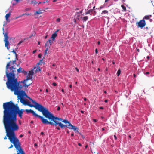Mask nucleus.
<instances>
[{
  "label": "nucleus",
  "instance_id": "nucleus-51",
  "mask_svg": "<svg viewBox=\"0 0 154 154\" xmlns=\"http://www.w3.org/2000/svg\"><path fill=\"white\" fill-rule=\"evenodd\" d=\"M38 145H34V146L35 148H36L37 147Z\"/></svg>",
  "mask_w": 154,
  "mask_h": 154
},
{
  "label": "nucleus",
  "instance_id": "nucleus-11",
  "mask_svg": "<svg viewBox=\"0 0 154 154\" xmlns=\"http://www.w3.org/2000/svg\"><path fill=\"white\" fill-rule=\"evenodd\" d=\"M20 102L24 105H27L29 101H26L22 97H20Z\"/></svg>",
  "mask_w": 154,
  "mask_h": 154
},
{
  "label": "nucleus",
  "instance_id": "nucleus-20",
  "mask_svg": "<svg viewBox=\"0 0 154 154\" xmlns=\"http://www.w3.org/2000/svg\"><path fill=\"white\" fill-rule=\"evenodd\" d=\"M24 42V40H21L20 41V42L18 43V44L17 45V48H19V45L22 43H23Z\"/></svg>",
  "mask_w": 154,
  "mask_h": 154
},
{
  "label": "nucleus",
  "instance_id": "nucleus-3",
  "mask_svg": "<svg viewBox=\"0 0 154 154\" xmlns=\"http://www.w3.org/2000/svg\"><path fill=\"white\" fill-rule=\"evenodd\" d=\"M46 118H48L49 120H50L51 121H53L54 123L50 121H48L47 119L46 121V124H50L51 125H54L55 126H56L58 125L62 129H63L67 127L68 128L69 124H71L67 120H63L61 118H59L54 116L50 112Z\"/></svg>",
  "mask_w": 154,
  "mask_h": 154
},
{
  "label": "nucleus",
  "instance_id": "nucleus-10",
  "mask_svg": "<svg viewBox=\"0 0 154 154\" xmlns=\"http://www.w3.org/2000/svg\"><path fill=\"white\" fill-rule=\"evenodd\" d=\"M68 128L69 129H73L74 131L75 132H78L79 129L78 128L72 125L71 124H69L68 126Z\"/></svg>",
  "mask_w": 154,
  "mask_h": 154
},
{
  "label": "nucleus",
  "instance_id": "nucleus-53",
  "mask_svg": "<svg viewBox=\"0 0 154 154\" xmlns=\"http://www.w3.org/2000/svg\"><path fill=\"white\" fill-rule=\"evenodd\" d=\"M112 63L113 64H115V62L114 61H113L112 62Z\"/></svg>",
  "mask_w": 154,
  "mask_h": 154
},
{
  "label": "nucleus",
  "instance_id": "nucleus-55",
  "mask_svg": "<svg viewBox=\"0 0 154 154\" xmlns=\"http://www.w3.org/2000/svg\"><path fill=\"white\" fill-rule=\"evenodd\" d=\"M88 147V145H86V146H85V149H87V148Z\"/></svg>",
  "mask_w": 154,
  "mask_h": 154
},
{
  "label": "nucleus",
  "instance_id": "nucleus-59",
  "mask_svg": "<svg viewBox=\"0 0 154 154\" xmlns=\"http://www.w3.org/2000/svg\"><path fill=\"white\" fill-rule=\"evenodd\" d=\"M134 75V77H136V74H134V75Z\"/></svg>",
  "mask_w": 154,
  "mask_h": 154
},
{
  "label": "nucleus",
  "instance_id": "nucleus-40",
  "mask_svg": "<svg viewBox=\"0 0 154 154\" xmlns=\"http://www.w3.org/2000/svg\"><path fill=\"white\" fill-rule=\"evenodd\" d=\"M93 121L94 122H96L97 121V120L96 119H93Z\"/></svg>",
  "mask_w": 154,
  "mask_h": 154
},
{
  "label": "nucleus",
  "instance_id": "nucleus-35",
  "mask_svg": "<svg viewBox=\"0 0 154 154\" xmlns=\"http://www.w3.org/2000/svg\"><path fill=\"white\" fill-rule=\"evenodd\" d=\"M49 2V1L48 0H47L46 1H45L43 2V3H45V2H47V3H48V2Z\"/></svg>",
  "mask_w": 154,
  "mask_h": 154
},
{
  "label": "nucleus",
  "instance_id": "nucleus-6",
  "mask_svg": "<svg viewBox=\"0 0 154 154\" xmlns=\"http://www.w3.org/2000/svg\"><path fill=\"white\" fill-rule=\"evenodd\" d=\"M10 61H11L12 62H14V61H15V62L14 63V64H13V63L12 62H11V63H10V66H9V67L10 68H11V67H12V66H13V67L14 68H15V69H16L15 67V66L14 65V64L15 63V62H16V61L15 60H14V61H10L9 62H8L7 64L9 63V62ZM17 71V74H18V73H23V74H24L25 75H26V74H27V72L24 71V70L21 67H20L19 68L17 69H16V70ZM16 71H15L14 72V73L15 74V72H16Z\"/></svg>",
  "mask_w": 154,
  "mask_h": 154
},
{
  "label": "nucleus",
  "instance_id": "nucleus-60",
  "mask_svg": "<svg viewBox=\"0 0 154 154\" xmlns=\"http://www.w3.org/2000/svg\"><path fill=\"white\" fill-rule=\"evenodd\" d=\"M109 0H105V3L106 2H107L108 1H109Z\"/></svg>",
  "mask_w": 154,
  "mask_h": 154
},
{
  "label": "nucleus",
  "instance_id": "nucleus-30",
  "mask_svg": "<svg viewBox=\"0 0 154 154\" xmlns=\"http://www.w3.org/2000/svg\"><path fill=\"white\" fill-rule=\"evenodd\" d=\"M31 81L32 82V81L31 80H29V81H26V82H26V83H30V82H31Z\"/></svg>",
  "mask_w": 154,
  "mask_h": 154
},
{
  "label": "nucleus",
  "instance_id": "nucleus-57",
  "mask_svg": "<svg viewBox=\"0 0 154 154\" xmlns=\"http://www.w3.org/2000/svg\"><path fill=\"white\" fill-rule=\"evenodd\" d=\"M148 29V27H146L145 28V29H146V30H147Z\"/></svg>",
  "mask_w": 154,
  "mask_h": 154
},
{
  "label": "nucleus",
  "instance_id": "nucleus-44",
  "mask_svg": "<svg viewBox=\"0 0 154 154\" xmlns=\"http://www.w3.org/2000/svg\"><path fill=\"white\" fill-rule=\"evenodd\" d=\"M23 134H20V135L19 137H21H21H23Z\"/></svg>",
  "mask_w": 154,
  "mask_h": 154
},
{
  "label": "nucleus",
  "instance_id": "nucleus-14",
  "mask_svg": "<svg viewBox=\"0 0 154 154\" xmlns=\"http://www.w3.org/2000/svg\"><path fill=\"white\" fill-rule=\"evenodd\" d=\"M28 3H29V4H33L34 5H35L37 3V2H36L35 0H32L31 1H30V0H28Z\"/></svg>",
  "mask_w": 154,
  "mask_h": 154
},
{
  "label": "nucleus",
  "instance_id": "nucleus-56",
  "mask_svg": "<svg viewBox=\"0 0 154 154\" xmlns=\"http://www.w3.org/2000/svg\"><path fill=\"white\" fill-rule=\"evenodd\" d=\"M81 112L82 113H84V111L82 110H81Z\"/></svg>",
  "mask_w": 154,
  "mask_h": 154
},
{
  "label": "nucleus",
  "instance_id": "nucleus-32",
  "mask_svg": "<svg viewBox=\"0 0 154 154\" xmlns=\"http://www.w3.org/2000/svg\"><path fill=\"white\" fill-rule=\"evenodd\" d=\"M60 18H58L57 19L56 21L57 22H60Z\"/></svg>",
  "mask_w": 154,
  "mask_h": 154
},
{
  "label": "nucleus",
  "instance_id": "nucleus-28",
  "mask_svg": "<svg viewBox=\"0 0 154 154\" xmlns=\"http://www.w3.org/2000/svg\"><path fill=\"white\" fill-rule=\"evenodd\" d=\"M92 14L93 15H95V14H96V12L93 11L92 12Z\"/></svg>",
  "mask_w": 154,
  "mask_h": 154
},
{
  "label": "nucleus",
  "instance_id": "nucleus-17",
  "mask_svg": "<svg viewBox=\"0 0 154 154\" xmlns=\"http://www.w3.org/2000/svg\"><path fill=\"white\" fill-rule=\"evenodd\" d=\"M93 11V9H90L88 11L85 12V14L87 15L88 14H89L90 13H92V12Z\"/></svg>",
  "mask_w": 154,
  "mask_h": 154
},
{
  "label": "nucleus",
  "instance_id": "nucleus-27",
  "mask_svg": "<svg viewBox=\"0 0 154 154\" xmlns=\"http://www.w3.org/2000/svg\"><path fill=\"white\" fill-rule=\"evenodd\" d=\"M41 12H40L38 11H36L35 12V14H41Z\"/></svg>",
  "mask_w": 154,
  "mask_h": 154
},
{
  "label": "nucleus",
  "instance_id": "nucleus-23",
  "mask_svg": "<svg viewBox=\"0 0 154 154\" xmlns=\"http://www.w3.org/2000/svg\"><path fill=\"white\" fill-rule=\"evenodd\" d=\"M121 71L120 69H119L118 70V71L117 72V73L118 76H119L120 75V73H121Z\"/></svg>",
  "mask_w": 154,
  "mask_h": 154
},
{
  "label": "nucleus",
  "instance_id": "nucleus-41",
  "mask_svg": "<svg viewBox=\"0 0 154 154\" xmlns=\"http://www.w3.org/2000/svg\"><path fill=\"white\" fill-rule=\"evenodd\" d=\"M114 138H115V139L116 140L117 139V137L116 136V135H114Z\"/></svg>",
  "mask_w": 154,
  "mask_h": 154
},
{
  "label": "nucleus",
  "instance_id": "nucleus-31",
  "mask_svg": "<svg viewBox=\"0 0 154 154\" xmlns=\"http://www.w3.org/2000/svg\"><path fill=\"white\" fill-rule=\"evenodd\" d=\"M12 52L14 54H15L16 56H17V54L15 52V51H14V50H13L12 51Z\"/></svg>",
  "mask_w": 154,
  "mask_h": 154
},
{
  "label": "nucleus",
  "instance_id": "nucleus-50",
  "mask_svg": "<svg viewBox=\"0 0 154 154\" xmlns=\"http://www.w3.org/2000/svg\"><path fill=\"white\" fill-rule=\"evenodd\" d=\"M25 15H26L27 16H29L30 15V14H29L25 13Z\"/></svg>",
  "mask_w": 154,
  "mask_h": 154
},
{
  "label": "nucleus",
  "instance_id": "nucleus-58",
  "mask_svg": "<svg viewBox=\"0 0 154 154\" xmlns=\"http://www.w3.org/2000/svg\"><path fill=\"white\" fill-rule=\"evenodd\" d=\"M61 91L63 93L64 92V90L63 89H62L61 90Z\"/></svg>",
  "mask_w": 154,
  "mask_h": 154
},
{
  "label": "nucleus",
  "instance_id": "nucleus-13",
  "mask_svg": "<svg viewBox=\"0 0 154 154\" xmlns=\"http://www.w3.org/2000/svg\"><path fill=\"white\" fill-rule=\"evenodd\" d=\"M53 41H53L52 40L51 41L50 39L49 40L46 42L45 44V47H46L47 46H49V44L50 45H51L53 43Z\"/></svg>",
  "mask_w": 154,
  "mask_h": 154
},
{
  "label": "nucleus",
  "instance_id": "nucleus-37",
  "mask_svg": "<svg viewBox=\"0 0 154 154\" xmlns=\"http://www.w3.org/2000/svg\"><path fill=\"white\" fill-rule=\"evenodd\" d=\"M95 52L96 53V54H97L98 53V51L97 49H95Z\"/></svg>",
  "mask_w": 154,
  "mask_h": 154
},
{
  "label": "nucleus",
  "instance_id": "nucleus-4",
  "mask_svg": "<svg viewBox=\"0 0 154 154\" xmlns=\"http://www.w3.org/2000/svg\"><path fill=\"white\" fill-rule=\"evenodd\" d=\"M32 102L34 104V105L30 104L29 102L27 105L31 107H34L39 111L41 112L43 115L46 118L49 112L48 109L35 100H32Z\"/></svg>",
  "mask_w": 154,
  "mask_h": 154
},
{
  "label": "nucleus",
  "instance_id": "nucleus-26",
  "mask_svg": "<svg viewBox=\"0 0 154 154\" xmlns=\"http://www.w3.org/2000/svg\"><path fill=\"white\" fill-rule=\"evenodd\" d=\"M76 15L77 16V17H79L80 16V14L79 12H78L76 13Z\"/></svg>",
  "mask_w": 154,
  "mask_h": 154
},
{
  "label": "nucleus",
  "instance_id": "nucleus-33",
  "mask_svg": "<svg viewBox=\"0 0 154 154\" xmlns=\"http://www.w3.org/2000/svg\"><path fill=\"white\" fill-rule=\"evenodd\" d=\"M52 85L54 86H56L57 85V84L56 83L53 82L52 83Z\"/></svg>",
  "mask_w": 154,
  "mask_h": 154
},
{
  "label": "nucleus",
  "instance_id": "nucleus-45",
  "mask_svg": "<svg viewBox=\"0 0 154 154\" xmlns=\"http://www.w3.org/2000/svg\"><path fill=\"white\" fill-rule=\"evenodd\" d=\"M99 108L101 109H103V108L102 106H100L99 107Z\"/></svg>",
  "mask_w": 154,
  "mask_h": 154
},
{
  "label": "nucleus",
  "instance_id": "nucleus-9",
  "mask_svg": "<svg viewBox=\"0 0 154 154\" xmlns=\"http://www.w3.org/2000/svg\"><path fill=\"white\" fill-rule=\"evenodd\" d=\"M34 74V72L32 70H31L29 72L28 74L27 73L26 75H27L26 79L24 80L23 81L26 82L31 79L32 78V76Z\"/></svg>",
  "mask_w": 154,
  "mask_h": 154
},
{
  "label": "nucleus",
  "instance_id": "nucleus-42",
  "mask_svg": "<svg viewBox=\"0 0 154 154\" xmlns=\"http://www.w3.org/2000/svg\"><path fill=\"white\" fill-rule=\"evenodd\" d=\"M41 134L42 135H45V134H44V133L43 132H42L41 133Z\"/></svg>",
  "mask_w": 154,
  "mask_h": 154
},
{
  "label": "nucleus",
  "instance_id": "nucleus-46",
  "mask_svg": "<svg viewBox=\"0 0 154 154\" xmlns=\"http://www.w3.org/2000/svg\"><path fill=\"white\" fill-rule=\"evenodd\" d=\"M14 0L16 2V3L20 1V0Z\"/></svg>",
  "mask_w": 154,
  "mask_h": 154
},
{
  "label": "nucleus",
  "instance_id": "nucleus-15",
  "mask_svg": "<svg viewBox=\"0 0 154 154\" xmlns=\"http://www.w3.org/2000/svg\"><path fill=\"white\" fill-rule=\"evenodd\" d=\"M57 36V33H56V32H54L52 34L51 37V38L53 41H54L55 39V38Z\"/></svg>",
  "mask_w": 154,
  "mask_h": 154
},
{
  "label": "nucleus",
  "instance_id": "nucleus-36",
  "mask_svg": "<svg viewBox=\"0 0 154 154\" xmlns=\"http://www.w3.org/2000/svg\"><path fill=\"white\" fill-rule=\"evenodd\" d=\"M129 137L130 138H132L134 137V136L132 135L131 136V135H129Z\"/></svg>",
  "mask_w": 154,
  "mask_h": 154
},
{
  "label": "nucleus",
  "instance_id": "nucleus-62",
  "mask_svg": "<svg viewBox=\"0 0 154 154\" xmlns=\"http://www.w3.org/2000/svg\"><path fill=\"white\" fill-rule=\"evenodd\" d=\"M57 129L58 130H60V128L59 127H57Z\"/></svg>",
  "mask_w": 154,
  "mask_h": 154
},
{
  "label": "nucleus",
  "instance_id": "nucleus-21",
  "mask_svg": "<svg viewBox=\"0 0 154 154\" xmlns=\"http://www.w3.org/2000/svg\"><path fill=\"white\" fill-rule=\"evenodd\" d=\"M43 59H42L41 60H40V61H39V63H38V64L39 65V64H41L42 63H43V64H45V63H44L43 62Z\"/></svg>",
  "mask_w": 154,
  "mask_h": 154
},
{
  "label": "nucleus",
  "instance_id": "nucleus-7",
  "mask_svg": "<svg viewBox=\"0 0 154 154\" xmlns=\"http://www.w3.org/2000/svg\"><path fill=\"white\" fill-rule=\"evenodd\" d=\"M8 37L7 33H5L4 34V41L5 43V46L7 48L8 50H9L10 48L9 42L8 41Z\"/></svg>",
  "mask_w": 154,
  "mask_h": 154
},
{
  "label": "nucleus",
  "instance_id": "nucleus-48",
  "mask_svg": "<svg viewBox=\"0 0 154 154\" xmlns=\"http://www.w3.org/2000/svg\"><path fill=\"white\" fill-rule=\"evenodd\" d=\"M36 51V50H34V51H33V54H34L35 53Z\"/></svg>",
  "mask_w": 154,
  "mask_h": 154
},
{
  "label": "nucleus",
  "instance_id": "nucleus-12",
  "mask_svg": "<svg viewBox=\"0 0 154 154\" xmlns=\"http://www.w3.org/2000/svg\"><path fill=\"white\" fill-rule=\"evenodd\" d=\"M151 17L152 15H146L144 17L143 19L144 20H145V19L146 20H149L150 22H151L152 21V19H151Z\"/></svg>",
  "mask_w": 154,
  "mask_h": 154
},
{
  "label": "nucleus",
  "instance_id": "nucleus-38",
  "mask_svg": "<svg viewBox=\"0 0 154 154\" xmlns=\"http://www.w3.org/2000/svg\"><path fill=\"white\" fill-rule=\"evenodd\" d=\"M82 12H83V10H81V11H80L79 12V13L80 14H81L82 13Z\"/></svg>",
  "mask_w": 154,
  "mask_h": 154
},
{
  "label": "nucleus",
  "instance_id": "nucleus-64",
  "mask_svg": "<svg viewBox=\"0 0 154 154\" xmlns=\"http://www.w3.org/2000/svg\"><path fill=\"white\" fill-rule=\"evenodd\" d=\"M46 92H48V89H46Z\"/></svg>",
  "mask_w": 154,
  "mask_h": 154
},
{
  "label": "nucleus",
  "instance_id": "nucleus-49",
  "mask_svg": "<svg viewBox=\"0 0 154 154\" xmlns=\"http://www.w3.org/2000/svg\"><path fill=\"white\" fill-rule=\"evenodd\" d=\"M75 69H76V70L77 72H79V69L77 68L76 67Z\"/></svg>",
  "mask_w": 154,
  "mask_h": 154
},
{
  "label": "nucleus",
  "instance_id": "nucleus-61",
  "mask_svg": "<svg viewBox=\"0 0 154 154\" xmlns=\"http://www.w3.org/2000/svg\"><path fill=\"white\" fill-rule=\"evenodd\" d=\"M69 87H70V88H72V85H69Z\"/></svg>",
  "mask_w": 154,
  "mask_h": 154
},
{
  "label": "nucleus",
  "instance_id": "nucleus-19",
  "mask_svg": "<svg viewBox=\"0 0 154 154\" xmlns=\"http://www.w3.org/2000/svg\"><path fill=\"white\" fill-rule=\"evenodd\" d=\"M47 48L45 49V55H46L47 54V51H48L49 48L50 47V46H47Z\"/></svg>",
  "mask_w": 154,
  "mask_h": 154
},
{
  "label": "nucleus",
  "instance_id": "nucleus-52",
  "mask_svg": "<svg viewBox=\"0 0 154 154\" xmlns=\"http://www.w3.org/2000/svg\"><path fill=\"white\" fill-rule=\"evenodd\" d=\"M97 44L99 45L100 44V41H98L97 42Z\"/></svg>",
  "mask_w": 154,
  "mask_h": 154
},
{
  "label": "nucleus",
  "instance_id": "nucleus-18",
  "mask_svg": "<svg viewBox=\"0 0 154 154\" xmlns=\"http://www.w3.org/2000/svg\"><path fill=\"white\" fill-rule=\"evenodd\" d=\"M88 18V17L87 16H85L84 17L82 18V20L83 21H86L87 20Z\"/></svg>",
  "mask_w": 154,
  "mask_h": 154
},
{
  "label": "nucleus",
  "instance_id": "nucleus-24",
  "mask_svg": "<svg viewBox=\"0 0 154 154\" xmlns=\"http://www.w3.org/2000/svg\"><path fill=\"white\" fill-rule=\"evenodd\" d=\"M91 151L92 152L93 154H98V153L97 152H95V151H94L92 150V149H91Z\"/></svg>",
  "mask_w": 154,
  "mask_h": 154
},
{
  "label": "nucleus",
  "instance_id": "nucleus-2",
  "mask_svg": "<svg viewBox=\"0 0 154 154\" xmlns=\"http://www.w3.org/2000/svg\"><path fill=\"white\" fill-rule=\"evenodd\" d=\"M11 61H10L7 64L6 67V75L7 78V81L6 83L7 87L8 88L11 90V91L14 92V94L18 96V97L19 95L23 96H26L25 91L22 90L23 87L27 88L29 86L32 82H31L29 83H26L24 81L17 82V79L15 78L14 72L16 71V69L13 66L12 67H9L10 63ZM14 64L15 61L12 62Z\"/></svg>",
  "mask_w": 154,
  "mask_h": 154
},
{
  "label": "nucleus",
  "instance_id": "nucleus-22",
  "mask_svg": "<svg viewBox=\"0 0 154 154\" xmlns=\"http://www.w3.org/2000/svg\"><path fill=\"white\" fill-rule=\"evenodd\" d=\"M121 7H122V9H123V10L125 11H126V8L125 6H124L123 5H121Z\"/></svg>",
  "mask_w": 154,
  "mask_h": 154
},
{
  "label": "nucleus",
  "instance_id": "nucleus-5",
  "mask_svg": "<svg viewBox=\"0 0 154 154\" xmlns=\"http://www.w3.org/2000/svg\"><path fill=\"white\" fill-rule=\"evenodd\" d=\"M25 111L27 113H32L33 116H35L36 117H38L41 120L42 123L43 124H46V119H45L43 116L39 115L36 114L35 112L31 110L26 109Z\"/></svg>",
  "mask_w": 154,
  "mask_h": 154
},
{
  "label": "nucleus",
  "instance_id": "nucleus-8",
  "mask_svg": "<svg viewBox=\"0 0 154 154\" xmlns=\"http://www.w3.org/2000/svg\"><path fill=\"white\" fill-rule=\"evenodd\" d=\"M136 24L138 28H140L142 29L146 25V23L145 20L143 19L141 20H140L139 22L136 23Z\"/></svg>",
  "mask_w": 154,
  "mask_h": 154
},
{
  "label": "nucleus",
  "instance_id": "nucleus-1",
  "mask_svg": "<svg viewBox=\"0 0 154 154\" xmlns=\"http://www.w3.org/2000/svg\"><path fill=\"white\" fill-rule=\"evenodd\" d=\"M3 122L8 137L11 142L13 144H20L19 139L15 136V131L19 129L17 121V115L22 118L24 111L20 109L17 104L12 101L4 103L3 104Z\"/></svg>",
  "mask_w": 154,
  "mask_h": 154
},
{
  "label": "nucleus",
  "instance_id": "nucleus-34",
  "mask_svg": "<svg viewBox=\"0 0 154 154\" xmlns=\"http://www.w3.org/2000/svg\"><path fill=\"white\" fill-rule=\"evenodd\" d=\"M42 54H39L38 56V57L39 58H41V57Z\"/></svg>",
  "mask_w": 154,
  "mask_h": 154
},
{
  "label": "nucleus",
  "instance_id": "nucleus-43",
  "mask_svg": "<svg viewBox=\"0 0 154 154\" xmlns=\"http://www.w3.org/2000/svg\"><path fill=\"white\" fill-rule=\"evenodd\" d=\"M60 107L59 106H58L57 108V110L59 111L60 110Z\"/></svg>",
  "mask_w": 154,
  "mask_h": 154
},
{
  "label": "nucleus",
  "instance_id": "nucleus-47",
  "mask_svg": "<svg viewBox=\"0 0 154 154\" xmlns=\"http://www.w3.org/2000/svg\"><path fill=\"white\" fill-rule=\"evenodd\" d=\"M146 58H147V59H148V60L150 58V57L149 56H147V57Z\"/></svg>",
  "mask_w": 154,
  "mask_h": 154
},
{
  "label": "nucleus",
  "instance_id": "nucleus-25",
  "mask_svg": "<svg viewBox=\"0 0 154 154\" xmlns=\"http://www.w3.org/2000/svg\"><path fill=\"white\" fill-rule=\"evenodd\" d=\"M108 13V11H107L106 10H104L102 11V14L104 13V14H106L107 13Z\"/></svg>",
  "mask_w": 154,
  "mask_h": 154
},
{
  "label": "nucleus",
  "instance_id": "nucleus-54",
  "mask_svg": "<svg viewBox=\"0 0 154 154\" xmlns=\"http://www.w3.org/2000/svg\"><path fill=\"white\" fill-rule=\"evenodd\" d=\"M84 100L85 101H86V100H87V99H86V98H85H85H84Z\"/></svg>",
  "mask_w": 154,
  "mask_h": 154
},
{
  "label": "nucleus",
  "instance_id": "nucleus-29",
  "mask_svg": "<svg viewBox=\"0 0 154 154\" xmlns=\"http://www.w3.org/2000/svg\"><path fill=\"white\" fill-rule=\"evenodd\" d=\"M26 97L27 98H28V99H29V100L31 101L32 102V100H33L30 97H28L27 96V95H26Z\"/></svg>",
  "mask_w": 154,
  "mask_h": 154
},
{
  "label": "nucleus",
  "instance_id": "nucleus-39",
  "mask_svg": "<svg viewBox=\"0 0 154 154\" xmlns=\"http://www.w3.org/2000/svg\"><path fill=\"white\" fill-rule=\"evenodd\" d=\"M149 72H146L145 73V74L146 75H148L149 74Z\"/></svg>",
  "mask_w": 154,
  "mask_h": 154
},
{
  "label": "nucleus",
  "instance_id": "nucleus-16",
  "mask_svg": "<svg viewBox=\"0 0 154 154\" xmlns=\"http://www.w3.org/2000/svg\"><path fill=\"white\" fill-rule=\"evenodd\" d=\"M11 15V13L9 12L8 13L6 14L5 15V18L6 20L7 21H8V18Z\"/></svg>",
  "mask_w": 154,
  "mask_h": 154
},
{
  "label": "nucleus",
  "instance_id": "nucleus-63",
  "mask_svg": "<svg viewBox=\"0 0 154 154\" xmlns=\"http://www.w3.org/2000/svg\"><path fill=\"white\" fill-rule=\"evenodd\" d=\"M40 42L38 41V45H40Z\"/></svg>",
  "mask_w": 154,
  "mask_h": 154
}]
</instances>
